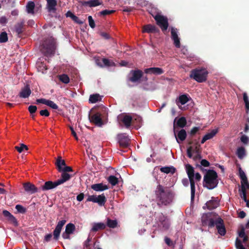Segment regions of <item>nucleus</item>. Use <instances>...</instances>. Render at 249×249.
<instances>
[{"label": "nucleus", "mask_w": 249, "mask_h": 249, "mask_svg": "<svg viewBox=\"0 0 249 249\" xmlns=\"http://www.w3.org/2000/svg\"><path fill=\"white\" fill-rule=\"evenodd\" d=\"M157 205L161 207L163 205L167 206L173 201L174 195L172 192L165 189L162 185L159 184L155 190Z\"/></svg>", "instance_id": "nucleus-1"}, {"label": "nucleus", "mask_w": 249, "mask_h": 249, "mask_svg": "<svg viewBox=\"0 0 249 249\" xmlns=\"http://www.w3.org/2000/svg\"><path fill=\"white\" fill-rule=\"evenodd\" d=\"M217 173L213 170H208L204 176L203 186L209 190L215 188L218 185V180Z\"/></svg>", "instance_id": "nucleus-2"}, {"label": "nucleus", "mask_w": 249, "mask_h": 249, "mask_svg": "<svg viewBox=\"0 0 249 249\" xmlns=\"http://www.w3.org/2000/svg\"><path fill=\"white\" fill-rule=\"evenodd\" d=\"M208 72L206 69L198 68L192 70L190 72V77L199 83L205 82Z\"/></svg>", "instance_id": "nucleus-3"}, {"label": "nucleus", "mask_w": 249, "mask_h": 249, "mask_svg": "<svg viewBox=\"0 0 249 249\" xmlns=\"http://www.w3.org/2000/svg\"><path fill=\"white\" fill-rule=\"evenodd\" d=\"M156 223L158 228L162 231L168 230L170 226V222L166 216L162 213H158L155 217Z\"/></svg>", "instance_id": "nucleus-4"}, {"label": "nucleus", "mask_w": 249, "mask_h": 249, "mask_svg": "<svg viewBox=\"0 0 249 249\" xmlns=\"http://www.w3.org/2000/svg\"><path fill=\"white\" fill-rule=\"evenodd\" d=\"M185 169L187 174L191 185V200H193L195 195V182L194 180L195 170L194 167L190 164L185 165Z\"/></svg>", "instance_id": "nucleus-5"}, {"label": "nucleus", "mask_w": 249, "mask_h": 249, "mask_svg": "<svg viewBox=\"0 0 249 249\" xmlns=\"http://www.w3.org/2000/svg\"><path fill=\"white\" fill-rule=\"evenodd\" d=\"M55 44L52 39H47L42 44V51L45 55L53 54L55 50Z\"/></svg>", "instance_id": "nucleus-6"}, {"label": "nucleus", "mask_w": 249, "mask_h": 249, "mask_svg": "<svg viewBox=\"0 0 249 249\" xmlns=\"http://www.w3.org/2000/svg\"><path fill=\"white\" fill-rule=\"evenodd\" d=\"M155 20L156 21L157 24L161 28L162 32L167 30L169 23L168 18L162 15L157 14L154 17Z\"/></svg>", "instance_id": "nucleus-7"}, {"label": "nucleus", "mask_w": 249, "mask_h": 249, "mask_svg": "<svg viewBox=\"0 0 249 249\" xmlns=\"http://www.w3.org/2000/svg\"><path fill=\"white\" fill-rule=\"evenodd\" d=\"M86 201L97 203L99 206H103L105 205L107 201V198L104 194H102L97 196L96 195H89Z\"/></svg>", "instance_id": "nucleus-8"}, {"label": "nucleus", "mask_w": 249, "mask_h": 249, "mask_svg": "<svg viewBox=\"0 0 249 249\" xmlns=\"http://www.w3.org/2000/svg\"><path fill=\"white\" fill-rule=\"evenodd\" d=\"M117 140L120 146L126 148L130 145V140L125 133L119 134L117 136Z\"/></svg>", "instance_id": "nucleus-9"}, {"label": "nucleus", "mask_w": 249, "mask_h": 249, "mask_svg": "<svg viewBox=\"0 0 249 249\" xmlns=\"http://www.w3.org/2000/svg\"><path fill=\"white\" fill-rule=\"evenodd\" d=\"M102 114L101 112L97 111L91 115H89L90 122L98 126H102L103 125V121L102 119Z\"/></svg>", "instance_id": "nucleus-10"}, {"label": "nucleus", "mask_w": 249, "mask_h": 249, "mask_svg": "<svg viewBox=\"0 0 249 249\" xmlns=\"http://www.w3.org/2000/svg\"><path fill=\"white\" fill-rule=\"evenodd\" d=\"M214 224L217 230L218 233L221 236L225 235L226 233V230L223 220L220 217L217 216L215 219Z\"/></svg>", "instance_id": "nucleus-11"}, {"label": "nucleus", "mask_w": 249, "mask_h": 249, "mask_svg": "<svg viewBox=\"0 0 249 249\" xmlns=\"http://www.w3.org/2000/svg\"><path fill=\"white\" fill-rule=\"evenodd\" d=\"M212 213L204 214L201 218V221L203 225H208L209 227H214L215 219L213 217Z\"/></svg>", "instance_id": "nucleus-12"}, {"label": "nucleus", "mask_w": 249, "mask_h": 249, "mask_svg": "<svg viewBox=\"0 0 249 249\" xmlns=\"http://www.w3.org/2000/svg\"><path fill=\"white\" fill-rule=\"evenodd\" d=\"M66 223V220L64 219L59 221L58 222L54 230L53 231V239L57 241L59 239L62 227Z\"/></svg>", "instance_id": "nucleus-13"}, {"label": "nucleus", "mask_w": 249, "mask_h": 249, "mask_svg": "<svg viewBox=\"0 0 249 249\" xmlns=\"http://www.w3.org/2000/svg\"><path fill=\"white\" fill-rule=\"evenodd\" d=\"M171 37L175 46L179 48L180 47V39L178 36V30L174 27L171 28Z\"/></svg>", "instance_id": "nucleus-14"}, {"label": "nucleus", "mask_w": 249, "mask_h": 249, "mask_svg": "<svg viewBox=\"0 0 249 249\" xmlns=\"http://www.w3.org/2000/svg\"><path fill=\"white\" fill-rule=\"evenodd\" d=\"M130 74L132 76L129 77V80L133 83L138 82L143 75V72L140 70H131Z\"/></svg>", "instance_id": "nucleus-15"}, {"label": "nucleus", "mask_w": 249, "mask_h": 249, "mask_svg": "<svg viewBox=\"0 0 249 249\" xmlns=\"http://www.w3.org/2000/svg\"><path fill=\"white\" fill-rule=\"evenodd\" d=\"M75 230V226L73 224H68L66 226L65 231L62 234V237L65 239H70V235L73 233Z\"/></svg>", "instance_id": "nucleus-16"}, {"label": "nucleus", "mask_w": 249, "mask_h": 249, "mask_svg": "<svg viewBox=\"0 0 249 249\" xmlns=\"http://www.w3.org/2000/svg\"><path fill=\"white\" fill-rule=\"evenodd\" d=\"M187 124V120L184 117H181L178 120L176 118L174 121V133L176 135V129L177 127L183 128Z\"/></svg>", "instance_id": "nucleus-17"}, {"label": "nucleus", "mask_w": 249, "mask_h": 249, "mask_svg": "<svg viewBox=\"0 0 249 249\" xmlns=\"http://www.w3.org/2000/svg\"><path fill=\"white\" fill-rule=\"evenodd\" d=\"M24 190L28 193L33 194L38 192V189L35 185L30 182H26L23 184Z\"/></svg>", "instance_id": "nucleus-18"}, {"label": "nucleus", "mask_w": 249, "mask_h": 249, "mask_svg": "<svg viewBox=\"0 0 249 249\" xmlns=\"http://www.w3.org/2000/svg\"><path fill=\"white\" fill-rule=\"evenodd\" d=\"M2 214L8 221L13 223L16 226L18 225V222L17 219L9 211L4 210L2 211Z\"/></svg>", "instance_id": "nucleus-19"}, {"label": "nucleus", "mask_w": 249, "mask_h": 249, "mask_svg": "<svg viewBox=\"0 0 249 249\" xmlns=\"http://www.w3.org/2000/svg\"><path fill=\"white\" fill-rule=\"evenodd\" d=\"M58 185H59L58 183L57 180L54 182L52 181H48L45 182L44 184L41 186V189L44 191H47L55 188Z\"/></svg>", "instance_id": "nucleus-20"}, {"label": "nucleus", "mask_w": 249, "mask_h": 249, "mask_svg": "<svg viewBox=\"0 0 249 249\" xmlns=\"http://www.w3.org/2000/svg\"><path fill=\"white\" fill-rule=\"evenodd\" d=\"M47 1V8L49 13H56L57 5L56 0H46Z\"/></svg>", "instance_id": "nucleus-21"}, {"label": "nucleus", "mask_w": 249, "mask_h": 249, "mask_svg": "<svg viewBox=\"0 0 249 249\" xmlns=\"http://www.w3.org/2000/svg\"><path fill=\"white\" fill-rule=\"evenodd\" d=\"M205 205L209 210H213L219 206V202L217 198L212 197V199L207 201Z\"/></svg>", "instance_id": "nucleus-22"}, {"label": "nucleus", "mask_w": 249, "mask_h": 249, "mask_svg": "<svg viewBox=\"0 0 249 249\" xmlns=\"http://www.w3.org/2000/svg\"><path fill=\"white\" fill-rule=\"evenodd\" d=\"M144 72L147 74H153L154 75H160L164 73L162 69L158 67H151L144 70Z\"/></svg>", "instance_id": "nucleus-23"}, {"label": "nucleus", "mask_w": 249, "mask_h": 249, "mask_svg": "<svg viewBox=\"0 0 249 249\" xmlns=\"http://www.w3.org/2000/svg\"><path fill=\"white\" fill-rule=\"evenodd\" d=\"M25 21L24 19L21 20L17 22L14 26L16 32L18 36L21 35L24 31Z\"/></svg>", "instance_id": "nucleus-24"}, {"label": "nucleus", "mask_w": 249, "mask_h": 249, "mask_svg": "<svg viewBox=\"0 0 249 249\" xmlns=\"http://www.w3.org/2000/svg\"><path fill=\"white\" fill-rule=\"evenodd\" d=\"M177 142L179 143L180 142L184 141L187 137V133L185 130L182 129L178 132L177 134V131L176 130V135H175Z\"/></svg>", "instance_id": "nucleus-25"}, {"label": "nucleus", "mask_w": 249, "mask_h": 249, "mask_svg": "<svg viewBox=\"0 0 249 249\" xmlns=\"http://www.w3.org/2000/svg\"><path fill=\"white\" fill-rule=\"evenodd\" d=\"M83 6H89L90 7H95L102 4L100 0H90L89 1H82L81 2Z\"/></svg>", "instance_id": "nucleus-26"}, {"label": "nucleus", "mask_w": 249, "mask_h": 249, "mask_svg": "<svg viewBox=\"0 0 249 249\" xmlns=\"http://www.w3.org/2000/svg\"><path fill=\"white\" fill-rule=\"evenodd\" d=\"M61 178L60 179L57 180L59 185H61L64 182L69 181L72 177V175L68 173L61 172Z\"/></svg>", "instance_id": "nucleus-27"}, {"label": "nucleus", "mask_w": 249, "mask_h": 249, "mask_svg": "<svg viewBox=\"0 0 249 249\" xmlns=\"http://www.w3.org/2000/svg\"><path fill=\"white\" fill-rule=\"evenodd\" d=\"M91 188L94 191L99 192L107 190L108 189V187L106 184L100 183L92 184L91 186Z\"/></svg>", "instance_id": "nucleus-28"}, {"label": "nucleus", "mask_w": 249, "mask_h": 249, "mask_svg": "<svg viewBox=\"0 0 249 249\" xmlns=\"http://www.w3.org/2000/svg\"><path fill=\"white\" fill-rule=\"evenodd\" d=\"M31 93V90L29 85H26L24 88L22 89L18 95L20 97L23 98H28Z\"/></svg>", "instance_id": "nucleus-29"}, {"label": "nucleus", "mask_w": 249, "mask_h": 249, "mask_svg": "<svg viewBox=\"0 0 249 249\" xmlns=\"http://www.w3.org/2000/svg\"><path fill=\"white\" fill-rule=\"evenodd\" d=\"M55 164L59 172H61L63 167L66 166L65 161L62 159V157L61 156H58L57 157Z\"/></svg>", "instance_id": "nucleus-30"}, {"label": "nucleus", "mask_w": 249, "mask_h": 249, "mask_svg": "<svg viewBox=\"0 0 249 249\" xmlns=\"http://www.w3.org/2000/svg\"><path fill=\"white\" fill-rule=\"evenodd\" d=\"M218 132V129H213L210 132L207 133L202 138L201 143H204L206 141L213 138Z\"/></svg>", "instance_id": "nucleus-31"}, {"label": "nucleus", "mask_w": 249, "mask_h": 249, "mask_svg": "<svg viewBox=\"0 0 249 249\" xmlns=\"http://www.w3.org/2000/svg\"><path fill=\"white\" fill-rule=\"evenodd\" d=\"M159 31L158 29L153 25L148 24L143 28V32L148 33H156Z\"/></svg>", "instance_id": "nucleus-32"}, {"label": "nucleus", "mask_w": 249, "mask_h": 249, "mask_svg": "<svg viewBox=\"0 0 249 249\" xmlns=\"http://www.w3.org/2000/svg\"><path fill=\"white\" fill-rule=\"evenodd\" d=\"M160 171L166 174L171 173L173 175L176 171V169L173 166H165L160 168Z\"/></svg>", "instance_id": "nucleus-33"}, {"label": "nucleus", "mask_w": 249, "mask_h": 249, "mask_svg": "<svg viewBox=\"0 0 249 249\" xmlns=\"http://www.w3.org/2000/svg\"><path fill=\"white\" fill-rule=\"evenodd\" d=\"M121 121L124 123L125 126L128 128L131 125L132 118L131 116L125 115Z\"/></svg>", "instance_id": "nucleus-34"}, {"label": "nucleus", "mask_w": 249, "mask_h": 249, "mask_svg": "<svg viewBox=\"0 0 249 249\" xmlns=\"http://www.w3.org/2000/svg\"><path fill=\"white\" fill-rule=\"evenodd\" d=\"M106 225L103 223H97L94 224L91 231L96 232L101 230H104L106 228Z\"/></svg>", "instance_id": "nucleus-35"}, {"label": "nucleus", "mask_w": 249, "mask_h": 249, "mask_svg": "<svg viewBox=\"0 0 249 249\" xmlns=\"http://www.w3.org/2000/svg\"><path fill=\"white\" fill-rule=\"evenodd\" d=\"M26 11L28 14H34V9L35 8V4L34 2L32 1H28L26 4Z\"/></svg>", "instance_id": "nucleus-36"}, {"label": "nucleus", "mask_w": 249, "mask_h": 249, "mask_svg": "<svg viewBox=\"0 0 249 249\" xmlns=\"http://www.w3.org/2000/svg\"><path fill=\"white\" fill-rule=\"evenodd\" d=\"M236 155L239 159H242L246 155L245 149L244 147H238L237 149Z\"/></svg>", "instance_id": "nucleus-37"}, {"label": "nucleus", "mask_w": 249, "mask_h": 249, "mask_svg": "<svg viewBox=\"0 0 249 249\" xmlns=\"http://www.w3.org/2000/svg\"><path fill=\"white\" fill-rule=\"evenodd\" d=\"M101 98H100L99 94H93L90 95L89 98V102L91 103H95L99 101H100Z\"/></svg>", "instance_id": "nucleus-38"}, {"label": "nucleus", "mask_w": 249, "mask_h": 249, "mask_svg": "<svg viewBox=\"0 0 249 249\" xmlns=\"http://www.w3.org/2000/svg\"><path fill=\"white\" fill-rule=\"evenodd\" d=\"M118 222L116 220H112L109 218H107V225L111 228H115L117 226Z\"/></svg>", "instance_id": "nucleus-39"}, {"label": "nucleus", "mask_w": 249, "mask_h": 249, "mask_svg": "<svg viewBox=\"0 0 249 249\" xmlns=\"http://www.w3.org/2000/svg\"><path fill=\"white\" fill-rule=\"evenodd\" d=\"M59 80L64 84H68L70 82V78L68 75L62 74L58 76Z\"/></svg>", "instance_id": "nucleus-40"}, {"label": "nucleus", "mask_w": 249, "mask_h": 249, "mask_svg": "<svg viewBox=\"0 0 249 249\" xmlns=\"http://www.w3.org/2000/svg\"><path fill=\"white\" fill-rule=\"evenodd\" d=\"M243 100L245 104V108L246 109V112L248 113L249 111V100L246 92H244L243 94Z\"/></svg>", "instance_id": "nucleus-41"}, {"label": "nucleus", "mask_w": 249, "mask_h": 249, "mask_svg": "<svg viewBox=\"0 0 249 249\" xmlns=\"http://www.w3.org/2000/svg\"><path fill=\"white\" fill-rule=\"evenodd\" d=\"M107 180L112 186H115L118 183V178L113 175L109 176Z\"/></svg>", "instance_id": "nucleus-42"}, {"label": "nucleus", "mask_w": 249, "mask_h": 249, "mask_svg": "<svg viewBox=\"0 0 249 249\" xmlns=\"http://www.w3.org/2000/svg\"><path fill=\"white\" fill-rule=\"evenodd\" d=\"M189 101L188 97L187 95L186 94H183L181 95H180L178 97V102L181 104V105H184L186 103L188 102Z\"/></svg>", "instance_id": "nucleus-43"}, {"label": "nucleus", "mask_w": 249, "mask_h": 249, "mask_svg": "<svg viewBox=\"0 0 249 249\" xmlns=\"http://www.w3.org/2000/svg\"><path fill=\"white\" fill-rule=\"evenodd\" d=\"M239 191L241 197L245 202L247 201L248 199L247 198V192L245 190L244 187L243 186L242 189H240Z\"/></svg>", "instance_id": "nucleus-44"}, {"label": "nucleus", "mask_w": 249, "mask_h": 249, "mask_svg": "<svg viewBox=\"0 0 249 249\" xmlns=\"http://www.w3.org/2000/svg\"><path fill=\"white\" fill-rule=\"evenodd\" d=\"M8 41L7 34L3 32L0 34V43H5Z\"/></svg>", "instance_id": "nucleus-45"}, {"label": "nucleus", "mask_w": 249, "mask_h": 249, "mask_svg": "<svg viewBox=\"0 0 249 249\" xmlns=\"http://www.w3.org/2000/svg\"><path fill=\"white\" fill-rule=\"evenodd\" d=\"M15 208L18 213L22 214L25 213L27 211L25 208L19 204L17 205Z\"/></svg>", "instance_id": "nucleus-46"}, {"label": "nucleus", "mask_w": 249, "mask_h": 249, "mask_svg": "<svg viewBox=\"0 0 249 249\" xmlns=\"http://www.w3.org/2000/svg\"><path fill=\"white\" fill-rule=\"evenodd\" d=\"M114 12H115V10H109L106 9V10H104L102 11H100L99 13V14L100 16H105L107 15L112 14L114 13Z\"/></svg>", "instance_id": "nucleus-47"}, {"label": "nucleus", "mask_w": 249, "mask_h": 249, "mask_svg": "<svg viewBox=\"0 0 249 249\" xmlns=\"http://www.w3.org/2000/svg\"><path fill=\"white\" fill-rule=\"evenodd\" d=\"M241 189H242L243 186L244 187L245 191H246L247 189H249V183L248 182V178L241 180Z\"/></svg>", "instance_id": "nucleus-48"}, {"label": "nucleus", "mask_w": 249, "mask_h": 249, "mask_svg": "<svg viewBox=\"0 0 249 249\" xmlns=\"http://www.w3.org/2000/svg\"><path fill=\"white\" fill-rule=\"evenodd\" d=\"M15 148L19 153H21L24 149H26V150L28 149V148L27 146V145L23 143L20 144V146H16L15 147Z\"/></svg>", "instance_id": "nucleus-49"}, {"label": "nucleus", "mask_w": 249, "mask_h": 249, "mask_svg": "<svg viewBox=\"0 0 249 249\" xmlns=\"http://www.w3.org/2000/svg\"><path fill=\"white\" fill-rule=\"evenodd\" d=\"M235 247L237 249H246L242 245L241 240L238 238L236 240Z\"/></svg>", "instance_id": "nucleus-50"}, {"label": "nucleus", "mask_w": 249, "mask_h": 249, "mask_svg": "<svg viewBox=\"0 0 249 249\" xmlns=\"http://www.w3.org/2000/svg\"><path fill=\"white\" fill-rule=\"evenodd\" d=\"M47 106L50 107L53 109H57L58 108V106L53 101L48 100Z\"/></svg>", "instance_id": "nucleus-51"}, {"label": "nucleus", "mask_w": 249, "mask_h": 249, "mask_svg": "<svg viewBox=\"0 0 249 249\" xmlns=\"http://www.w3.org/2000/svg\"><path fill=\"white\" fill-rule=\"evenodd\" d=\"M239 176L241 180H245L247 178L245 172L242 170L241 167L239 168Z\"/></svg>", "instance_id": "nucleus-52"}, {"label": "nucleus", "mask_w": 249, "mask_h": 249, "mask_svg": "<svg viewBox=\"0 0 249 249\" xmlns=\"http://www.w3.org/2000/svg\"><path fill=\"white\" fill-rule=\"evenodd\" d=\"M88 20L89 26L91 28H94L95 27V22L91 16L88 17Z\"/></svg>", "instance_id": "nucleus-53"}, {"label": "nucleus", "mask_w": 249, "mask_h": 249, "mask_svg": "<svg viewBox=\"0 0 249 249\" xmlns=\"http://www.w3.org/2000/svg\"><path fill=\"white\" fill-rule=\"evenodd\" d=\"M201 165H198L200 168H201V166L204 167H208L210 165V162L206 160H202L200 161Z\"/></svg>", "instance_id": "nucleus-54"}, {"label": "nucleus", "mask_w": 249, "mask_h": 249, "mask_svg": "<svg viewBox=\"0 0 249 249\" xmlns=\"http://www.w3.org/2000/svg\"><path fill=\"white\" fill-rule=\"evenodd\" d=\"M61 172L69 173V172H73V169L71 166H65V167H63Z\"/></svg>", "instance_id": "nucleus-55"}, {"label": "nucleus", "mask_w": 249, "mask_h": 249, "mask_svg": "<svg viewBox=\"0 0 249 249\" xmlns=\"http://www.w3.org/2000/svg\"><path fill=\"white\" fill-rule=\"evenodd\" d=\"M37 107L36 106L31 105L28 107V110L31 114H33L36 112Z\"/></svg>", "instance_id": "nucleus-56"}, {"label": "nucleus", "mask_w": 249, "mask_h": 249, "mask_svg": "<svg viewBox=\"0 0 249 249\" xmlns=\"http://www.w3.org/2000/svg\"><path fill=\"white\" fill-rule=\"evenodd\" d=\"M41 116L48 117L50 115V112L47 109H43L40 111L39 112Z\"/></svg>", "instance_id": "nucleus-57"}, {"label": "nucleus", "mask_w": 249, "mask_h": 249, "mask_svg": "<svg viewBox=\"0 0 249 249\" xmlns=\"http://www.w3.org/2000/svg\"><path fill=\"white\" fill-rule=\"evenodd\" d=\"M241 141L244 144H247L249 142V138L246 135H243L240 138Z\"/></svg>", "instance_id": "nucleus-58"}, {"label": "nucleus", "mask_w": 249, "mask_h": 249, "mask_svg": "<svg viewBox=\"0 0 249 249\" xmlns=\"http://www.w3.org/2000/svg\"><path fill=\"white\" fill-rule=\"evenodd\" d=\"M199 130V128L198 127H194L190 131V134L192 136H194L197 132Z\"/></svg>", "instance_id": "nucleus-59"}, {"label": "nucleus", "mask_w": 249, "mask_h": 249, "mask_svg": "<svg viewBox=\"0 0 249 249\" xmlns=\"http://www.w3.org/2000/svg\"><path fill=\"white\" fill-rule=\"evenodd\" d=\"M164 241L165 243L168 246H172L173 245V242L171 241V240L167 237H165L164 238Z\"/></svg>", "instance_id": "nucleus-60"}, {"label": "nucleus", "mask_w": 249, "mask_h": 249, "mask_svg": "<svg viewBox=\"0 0 249 249\" xmlns=\"http://www.w3.org/2000/svg\"><path fill=\"white\" fill-rule=\"evenodd\" d=\"M52 237V234L51 233H49L46 235L44 236V242H48L50 241L51 238Z\"/></svg>", "instance_id": "nucleus-61"}, {"label": "nucleus", "mask_w": 249, "mask_h": 249, "mask_svg": "<svg viewBox=\"0 0 249 249\" xmlns=\"http://www.w3.org/2000/svg\"><path fill=\"white\" fill-rule=\"evenodd\" d=\"M48 101V100H47L46 99L40 98V99H37L36 100V102L37 103H41V104H44L45 105H47Z\"/></svg>", "instance_id": "nucleus-62"}, {"label": "nucleus", "mask_w": 249, "mask_h": 249, "mask_svg": "<svg viewBox=\"0 0 249 249\" xmlns=\"http://www.w3.org/2000/svg\"><path fill=\"white\" fill-rule=\"evenodd\" d=\"M101 36H102L103 38L106 39H109L110 36L106 32H101L100 33Z\"/></svg>", "instance_id": "nucleus-63"}, {"label": "nucleus", "mask_w": 249, "mask_h": 249, "mask_svg": "<svg viewBox=\"0 0 249 249\" xmlns=\"http://www.w3.org/2000/svg\"><path fill=\"white\" fill-rule=\"evenodd\" d=\"M7 22V19L5 16L0 18V24L4 25Z\"/></svg>", "instance_id": "nucleus-64"}]
</instances>
